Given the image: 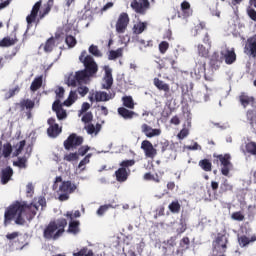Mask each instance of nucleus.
<instances>
[{"instance_id": "obj_24", "label": "nucleus", "mask_w": 256, "mask_h": 256, "mask_svg": "<svg viewBox=\"0 0 256 256\" xmlns=\"http://www.w3.org/2000/svg\"><path fill=\"white\" fill-rule=\"evenodd\" d=\"M118 115L120 117H123V119H133L135 115H137L134 111H130L129 109L125 107L118 108Z\"/></svg>"}, {"instance_id": "obj_42", "label": "nucleus", "mask_w": 256, "mask_h": 256, "mask_svg": "<svg viewBox=\"0 0 256 256\" xmlns=\"http://www.w3.org/2000/svg\"><path fill=\"white\" fill-rule=\"evenodd\" d=\"M20 105L22 109H33V107H35V102H33V100L26 99V100H23L20 103Z\"/></svg>"}, {"instance_id": "obj_34", "label": "nucleus", "mask_w": 256, "mask_h": 256, "mask_svg": "<svg viewBox=\"0 0 256 256\" xmlns=\"http://www.w3.org/2000/svg\"><path fill=\"white\" fill-rule=\"evenodd\" d=\"M218 158L222 167H231V161H229L231 159V155L229 154H225L224 156L220 155Z\"/></svg>"}, {"instance_id": "obj_19", "label": "nucleus", "mask_w": 256, "mask_h": 256, "mask_svg": "<svg viewBox=\"0 0 256 256\" xmlns=\"http://www.w3.org/2000/svg\"><path fill=\"white\" fill-rule=\"evenodd\" d=\"M13 177V168L6 167L1 170V183L2 185H7Z\"/></svg>"}, {"instance_id": "obj_3", "label": "nucleus", "mask_w": 256, "mask_h": 256, "mask_svg": "<svg viewBox=\"0 0 256 256\" xmlns=\"http://www.w3.org/2000/svg\"><path fill=\"white\" fill-rule=\"evenodd\" d=\"M198 55L199 57H202L196 62V65L193 69V71L190 73L192 79H195L198 81L201 77H207L205 75V58L209 57V46H204L202 44H199L198 47Z\"/></svg>"}, {"instance_id": "obj_64", "label": "nucleus", "mask_w": 256, "mask_h": 256, "mask_svg": "<svg viewBox=\"0 0 256 256\" xmlns=\"http://www.w3.org/2000/svg\"><path fill=\"white\" fill-rule=\"evenodd\" d=\"M181 247H183L184 249H187V247H189V238L184 237L181 242H180Z\"/></svg>"}, {"instance_id": "obj_12", "label": "nucleus", "mask_w": 256, "mask_h": 256, "mask_svg": "<svg viewBox=\"0 0 256 256\" xmlns=\"http://www.w3.org/2000/svg\"><path fill=\"white\" fill-rule=\"evenodd\" d=\"M149 5V0H132L130 4L132 9L141 15H145V12L149 9Z\"/></svg>"}, {"instance_id": "obj_11", "label": "nucleus", "mask_w": 256, "mask_h": 256, "mask_svg": "<svg viewBox=\"0 0 256 256\" xmlns=\"http://www.w3.org/2000/svg\"><path fill=\"white\" fill-rule=\"evenodd\" d=\"M209 97H211V89L205 85L200 91L194 94V101L195 103H207Z\"/></svg>"}, {"instance_id": "obj_26", "label": "nucleus", "mask_w": 256, "mask_h": 256, "mask_svg": "<svg viewBox=\"0 0 256 256\" xmlns=\"http://www.w3.org/2000/svg\"><path fill=\"white\" fill-rule=\"evenodd\" d=\"M43 85V76H38L36 77L32 83H31V86H30V90L35 92L37 91L38 89H41V86Z\"/></svg>"}, {"instance_id": "obj_61", "label": "nucleus", "mask_w": 256, "mask_h": 256, "mask_svg": "<svg viewBox=\"0 0 256 256\" xmlns=\"http://www.w3.org/2000/svg\"><path fill=\"white\" fill-rule=\"evenodd\" d=\"M91 149L89 146H82L78 150V155H81V157H84V155H87V152Z\"/></svg>"}, {"instance_id": "obj_41", "label": "nucleus", "mask_w": 256, "mask_h": 256, "mask_svg": "<svg viewBox=\"0 0 256 256\" xmlns=\"http://www.w3.org/2000/svg\"><path fill=\"white\" fill-rule=\"evenodd\" d=\"M74 256H93V250H89V248H82L78 252L73 253Z\"/></svg>"}, {"instance_id": "obj_49", "label": "nucleus", "mask_w": 256, "mask_h": 256, "mask_svg": "<svg viewBox=\"0 0 256 256\" xmlns=\"http://www.w3.org/2000/svg\"><path fill=\"white\" fill-rule=\"evenodd\" d=\"M89 109H91V104H89L88 102H84L78 112V116L81 117V115H83V113H87Z\"/></svg>"}, {"instance_id": "obj_44", "label": "nucleus", "mask_w": 256, "mask_h": 256, "mask_svg": "<svg viewBox=\"0 0 256 256\" xmlns=\"http://www.w3.org/2000/svg\"><path fill=\"white\" fill-rule=\"evenodd\" d=\"M199 166L201 167V169H203V171H211L212 167L208 159L201 160L199 162Z\"/></svg>"}, {"instance_id": "obj_40", "label": "nucleus", "mask_w": 256, "mask_h": 256, "mask_svg": "<svg viewBox=\"0 0 256 256\" xmlns=\"http://www.w3.org/2000/svg\"><path fill=\"white\" fill-rule=\"evenodd\" d=\"M24 148H25V140H22L15 145V151L13 152V155L15 157H18V155H21V151H23Z\"/></svg>"}, {"instance_id": "obj_59", "label": "nucleus", "mask_w": 256, "mask_h": 256, "mask_svg": "<svg viewBox=\"0 0 256 256\" xmlns=\"http://www.w3.org/2000/svg\"><path fill=\"white\" fill-rule=\"evenodd\" d=\"M232 219H234V221H243L245 216H243L241 212H235L232 214Z\"/></svg>"}, {"instance_id": "obj_15", "label": "nucleus", "mask_w": 256, "mask_h": 256, "mask_svg": "<svg viewBox=\"0 0 256 256\" xmlns=\"http://www.w3.org/2000/svg\"><path fill=\"white\" fill-rule=\"evenodd\" d=\"M221 55L223 59H225V63L227 65H233V63H235V61L237 60V55L235 54L234 49L229 50L227 48H224L223 50H221Z\"/></svg>"}, {"instance_id": "obj_39", "label": "nucleus", "mask_w": 256, "mask_h": 256, "mask_svg": "<svg viewBox=\"0 0 256 256\" xmlns=\"http://www.w3.org/2000/svg\"><path fill=\"white\" fill-rule=\"evenodd\" d=\"M53 47H55V39L49 38L44 46V51L46 53H51V51H53Z\"/></svg>"}, {"instance_id": "obj_50", "label": "nucleus", "mask_w": 256, "mask_h": 256, "mask_svg": "<svg viewBox=\"0 0 256 256\" xmlns=\"http://www.w3.org/2000/svg\"><path fill=\"white\" fill-rule=\"evenodd\" d=\"M167 49H169V42L162 41L159 44V51H160V53H162V55H165V53H167Z\"/></svg>"}, {"instance_id": "obj_45", "label": "nucleus", "mask_w": 256, "mask_h": 256, "mask_svg": "<svg viewBox=\"0 0 256 256\" xmlns=\"http://www.w3.org/2000/svg\"><path fill=\"white\" fill-rule=\"evenodd\" d=\"M109 209H111V204L102 205L99 207L96 213L99 217H103V215H105Z\"/></svg>"}, {"instance_id": "obj_63", "label": "nucleus", "mask_w": 256, "mask_h": 256, "mask_svg": "<svg viewBox=\"0 0 256 256\" xmlns=\"http://www.w3.org/2000/svg\"><path fill=\"white\" fill-rule=\"evenodd\" d=\"M56 96L58 97V99H61L63 97V95H65V88L63 87H58L55 91Z\"/></svg>"}, {"instance_id": "obj_60", "label": "nucleus", "mask_w": 256, "mask_h": 256, "mask_svg": "<svg viewBox=\"0 0 256 256\" xmlns=\"http://www.w3.org/2000/svg\"><path fill=\"white\" fill-rule=\"evenodd\" d=\"M144 179H145V181H155L156 183H159V178H156L151 173H146L144 175Z\"/></svg>"}, {"instance_id": "obj_35", "label": "nucleus", "mask_w": 256, "mask_h": 256, "mask_svg": "<svg viewBox=\"0 0 256 256\" xmlns=\"http://www.w3.org/2000/svg\"><path fill=\"white\" fill-rule=\"evenodd\" d=\"M17 43V39L6 37L0 41V47H11Z\"/></svg>"}, {"instance_id": "obj_33", "label": "nucleus", "mask_w": 256, "mask_h": 256, "mask_svg": "<svg viewBox=\"0 0 256 256\" xmlns=\"http://www.w3.org/2000/svg\"><path fill=\"white\" fill-rule=\"evenodd\" d=\"M145 29H147V24L145 22H138L133 27L134 33L136 35H141Z\"/></svg>"}, {"instance_id": "obj_29", "label": "nucleus", "mask_w": 256, "mask_h": 256, "mask_svg": "<svg viewBox=\"0 0 256 256\" xmlns=\"http://www.w3.org/2000/svg\"><path fill=\"white\" fill-rule=\"evenodd\" d=\"M123 106L127 109H135V102L133 101V97L131 96H123L122 97Z\"/></svg>"}, {"instance_id": "obj_51", "label": "nucleus", "mask_w": 256, "mask_h": 256, "mask_svg": "<svg viewBox=\"0 0 256 256\" xmlns=\"http://www.w3.org/2000/svg\"><path fill=\"white\" fill-rule=\"evenodd\" d=\"M204 29H205V23L200 22L198 25L195 26L192 33L193 35H199L201 31H203Z\"/></svg>"}, {"instance_id": "obj_25", "label": "nucleus", "mask_w": 256, "mask_h": 256, "mask_svg": "<svg viewBox=\"0 0 256 256\" xmlns=\"http://www.w3.org/2000/svg\"><path fill=\"white\" fill-rule=\"evenodd\" d=\"M255 241H256V236H252L250 238L247 236H241L238 238V243L240 247H247L249 243H255Z\"/></svg>"}, {"instance_id": "obj_5", "label": "nucleus", "mask_w": 256, "mask_h": 256, "mask_svg": "<svg viewBox=\"0 0 256 256\" xmlns=\"http://www.w3.org/2000/svg\"><path fill=\"white\" fill-rule=\"evenodd\" d=\"M120 165L122 167L115 172L116 180L119 181V183H125L129 177V170L127 171L126 167H133V165H135V160H124Z\"/></svg>"}, {"instance_id": "obj_56", "label": "nucleus", "mask_w": 256, "mask_h": 256, "mask_svg": "<svg viewBox=\"0 0 256 256\" xmlns=\"http://www.w3.org/2000/svg\"><path fill=\"white\" fill-rule=\"evenodd\" d=\"M159 146L162 153H165V151H169V142L167 140H162L159 143Z\"/></svg>"}, {"instance_id": "obj_47", "label": "nucleus", "mask_w": 256, "mask_h": 256, "mask_svg": "<svg viewBox=\"0 0 256 256\" xmlns=\"http://www.w3.org/2000/svg\"><path fill=\"white\" fill-rule=\"evenodd\" d=\"M19 93V86H16L15 88L10 89L6 94H5V99H11V97L17 95Z\"/></svg>"}, {"instance_id": "obj_10", "label": "nucleus", "mask_w": 256, "mask_h": 256, "mask_svg": "<svg viewBox=\"0 0 256 256\" xmlns=\"http://www.w3.org/2000/svg\"><path fill=\"white\" fill-rule=\"evenodd\" d=\"M127 25H129V15L125 12L121 13L116 22V32L119 34L127 31Z\"/></svg>"}, {"instance_id": "obj_53", "label": "nucleus", "mask_w": 256, "mask_h": 256, "mask_svg": "<svg viewBox=\"0 0 256 256\" xmlns=\"http://www.w3.org/2000/svg\"><path fill=\"white\" fill-rule=\"evenodd\" d=\"M65 41L68 47H73L74 45H77V39H75V37L71 35L66 36Z\"/></svg>"}, {"instance_id": "obj_55", "label": "nucleus", "mask_w": 256, "mask_h": 256, "mask_svg": "<svg viewBox=\"0 0 256 256\" xmlns=\"http://www.w3.org/2000/svg\"><path fill=\"white\" fill-rule=\"evenodd\" d=\"M185 149H188V151H201V145L199 143L194 142L193 145L185 146Z\"/></svg>"}, {"instance_id": "obj_20", "label": "nucleus", "mask_w": 256, "mask_h": 256, "mask_svg": "<svg viewBox=\"0 0 256 256\" xmlns=\"http://www.w3.org/2000/svg\"><path fill=\"white\" fill-rule=\"evenodd\" d=\"M77 189V185L73 184L71 181H64L59 187V191L61 193H75V190Z\"/></svg>"}, {"instance_id": "obj_52", "label": "nucleus", "mask_w": 256, "mask_h": 256, "mask_svg": "<svg viewBox=\"0 0 256 256\" xmlns=\"http://www.w3.org/2000/svg\"><path fill=\"white\" fill-rule=\"evenodd\" d=\"M12 151H13V148L11 147V145H9V144L4 145L3 150H2L3 157H5V158L9 157V155H11Z\"/></svg>"}, {"instance_id": "obj_54", "label": "nucleus", "mask_w": 256, "mask_h": 256, "mask_svg": "<svg viewBox=\"0 0 256 256\" xmlns=\"http://www.w3.org/2000/svg\"><path fill=\"white\" fill-rule=\"evenodd\" d=\"M91 121H93V113H91V112H86V113L82 116V122H83V123H91Z\"/></svg>"}, {"instance_id": "obj_28", "label": "nucleus", "mask_w": 256, "mask_h": 256, "mask_svg": "<svg viewBox=\"0 0 256 256\" xmlns=\"http://www.w3.org/2000/svg\"><path fill=\"white\" fill-rule=\"evenodd\" d=\"M154 85L160 91H165L166 93H169V85L160 80L159 78H154Z\"/></svg>"}, {"instance_id": "obj_46", "label": "nucleus", "mask_w": 256, "mask_h": 256, "mask_svg": "<svg viewBox=\"0 0 256 256\" xmlns=\"http://www.w3.org/2000/svg\"><path fill=\"white\" fill-rule=\"evenodd\" d=\"M64 160L68 161L69 163H71V161H78L79 160V154L78 153L66 154L64 156Z\"/></svg>"}, {"instance_id": "obj_21", "label": "nucleus", "mask_w": 256, "mask_h": 256, "mask_svg": "<svg viewBox=\"0 0 256 256\" xmlns=\"http://www.w3.org/2000/svg\"><path fill=\"white\" fill-rule=\"evenodd\" d=\"M84 129L88 135H91V137H97V135H99V133L101 132L102 126L99 123H97L96 125L88 124L84 127Z\"/></svg>"}, {"instance_id": "obj_9", "label": "nucleus", "mask_w": 256, "mask_h": 256, "mask_svg": "<svg viewBox=\"0 0 256 256\" xmlns=\"http://www.w3.org/2000/svg\"><path fill=\"white\" fill-rule=\"evenodd\" d=\"M102 89H111L113 87V69L109 66H104V77L102 80Z\"/></svg>"}, {"instance_id": "obj_48", "label": "nucleus", "mask_w": 256, "mask_h": 256, "mask_svg": "<svg viewBox=\"0 0 256 256\" xmlns=\"http://www.w3.org/2000/svg\"><path fill=\"white\" fill-rule=\"evenodd\" d=\"M92 155H93V154H87V155L85 156V158L80 161V163H79V165H78L79 169H82V171H83V169H85V168H83V167H85V165H87V164L89 163V161H90Z\"/></svg>"}, {"instance_id": "obj_37", "label": "nucleus", "mask_w": 256, "mask_h": 256, "mask_svg": "<svg viewBox=\"0 0 256 256\" xmlns=\"http://www.w3.org/2000/svg\"><path fill=\"white\" fill-rule=\"evenodd\" d=\"M68 231L74 235H77V233H79V221H71L69 223Z\"/></svg>"}, {"instance_id": "obj_14", "label": "nucleus", "mask_w": 256, "mask_h": 256, "mask_svg": "<svg viewBox=\"0 0 256 256\" xmlns=\"http://www.w3.org/2000/svg\"><path fill=\"white\" fill-rule=\"evenodd\" d=\"M141 131L142 133L145 134V136L148 139H153V137H159V135H161V129H157V128L154 129L147 124L141 125Z\"/></svg>"}, {"instance_id": "obj_8", "label": "nucleus", "mask_w": 256, "mask_h": 256, "mask_svg": "<svg viewBox=\"0 0 256 256\" xmlns=\"http://www.w3.org/2000/svg\"><path fill=\"white\" fill-rule=\"evenodd\" d=\"M181 11L183 13V16H181V14H178V19H180V24L187 25V18L193 15V10H191V4L187 1H183L181 3Z\"/></svg>"}, {"instance_id": "obj_13", "label": "nucleus", "mask_w": 256, "mask_h": 256, "mask_svg": "<svg viewBox=\"0 0 256 256\" xmlns=\"http://www.w3.org/2000/svg\"><path fill=\"white\" fill-rule=\"evenodd\" d=\"M141 149H143L145 156L149 159H153L155 155H157V150L153 147V144L149 140L142 141Z\"/></svg>"}, {"instance_id": "obj_7", "label": "nucleus", "mask_w": 256, "mask_h": 256, "mask_svg": "<svg viewBox=\"0 0 256 256\" xmlns=\"http://www.w3.org/2000/svg\"><path fill=\"white\" fill-rule=\"evenodd\" d=\"M83 145V137L78 136L77 134H71L65 141L64 147L66 151H70L73 147H79Z\"/></svg>"}, {"instance_id": "obj_27", "label": "nucleus", "mask_w": 256, "mask_h": 256, "mask_svg": "<svg viewBox=\"0 0 256 256\" xmlns=\"http://www.w3.org/2000/svg\"><path fill=\"white\" fill-rule=\"evenodd\" d=\"M61 133V128H59V124H54V126H50L47 129L48 137L55 138Z\"/></svg>"}, {"instance_id": "obj_43", "label": "nucleus", "mask_w": 256, "mask_h": 256, "mask_svg": "<svg viewBox=\"0 0 256 256\" xmlns=\"http://www.w3.org/2000/svg\"><path fill=\"white\" fill-rule=\"evenodd\" d=\"M89 53H91V55L94 57H103V54L96 45H91L89 47Z\"/></svg>"}, {"instance_id": "obj_22", "label": "nucleus", "mask_w": 256, "mask_h": 256, "mask_svg": "<svg viewBox=\"0 0 256 256\" xmlns=\"http://www.w3.org/2000/svg\"><path fill=\"white\" fill-rule=\"evenodd\" d=\"M39 9H41V1H38L35 3V5L32 8L31 14L26 17V21L28 26L37 19V13H39Z\"/></svg>"}, {"instance_id": "obj_6", "label": "nucleus", "mask_w": 256, "mask_h": 256, "mask_svg": "<svg viewBox=\"0 0 256 256\" xmlns=\"http://www.w3.org/2000/svg\"><path fill=\"white\" fill-rule=\"evenodd\" d=\"M229 234L227 232L218 233L216 240L214 241V249L225 253L227 251V243L229 242Z\"/></svg>"}, {"instance_id": "obj_58", "label": "nucleus", "mask_w": 256, "mask_h": 256, "mask_svg": "<svg viewBox=\"0 0 256 256\" xmlns=\"http://www.w3.org/2000/svg\"><path fill=\"white\" fill-rule=\"evenodd\" d=\"M173 53H174V59L170 58L169 61H170V65L172 67H175V63H177V58L179 57V50L175 49Z\"/></svg>"}, {"instance_id": "obj_31", "label": "nucleus", "mask_w": 256, "mask_h": 256, "mask_svg": "<svg viewBox=\"0 0 256 256\" xmlns=\"http://www.w3.org/2000/svg\"><path fill=\"white\" fill-rule=\"evenodd\" d=\"M123 55V48H118L117 50H111L108 55L109 61H113L115 59H118V57H121Z\"/></svg>"}, {"instance_id": "obj_16", "label": "nucleus", "mask_w": 256, "mask_h": 256, "mask_svg": "<svg viewBox=\"0 0 256 256\" xmlns=\"http://www.w3.org/2000/svg\"><path fill=\"white\" fill-rule=\"evenodd\" d=\"M245 53H247V55H252V57H256V35L248 38L245 45Z\"/></svg>"}, {"instance_id": "obj_2", "label": "nucleus", "mask_w": 256, "mask_h": 256, "mask_svg": "<svg viewBox=\"0 0 256 256\" xmlns=\"http://www.w3.org/2000/svg\"><path fill=\"white\" fill-rule=\"evenodd\" d=\"M47 206V200L45 197H38L33 203L27 204L26 202H16L8 207L4 213V225L7 227L14 221L16 225H25L26 219H31L37 215L39 207L43 210V207Z\"/></svg>"}, {"instance_id": "obj_23", "label": "nucleus", "mask_w": 256, "mask_h": 256, "mask_svg": "<svg viewBox=\"0 0 256 256\" xmlns=\"http://www.w3.org/2000/svg\"><path fill=\"white\" fill-rule=\"evenodd\" d=\"M246 119L251 129L256 131V110H248L246 113Z\"/></svg>"}, {"instance_id": "obj_32", "label": "nucleus", "mask_w": 256, "mask_h": 256, "mask_svg": "<svg viewBox=\"0 0 256 256\" xmlns=\"http://www.w3.org/2000/svg\"><path fill=\"white\" fill-rule=\"evenodd\" d=\"M14 167H19V169H26L27 168V157H18L17 161L13 162Z\"/></svg>"}, {"instance_id": "obj_18", "label": "nucleus", "mask_w": 256, "mask_h": 256, "mask_svg": "<svg viewBox=\"0 0 256 256\" xmlns=\"http://www.w3.org/2000/svg\"><path fill=\"white\" fill-rule=\"evenodd\" d=\"M52 109L53 111H55L57 119H59V121H62V119L67 118V111L63 109V106H61V102L59 100L53 103Z\"/></svg>"}, {"instance_id": "obj_62", "label": "nucleus", "mask_w": 256, "mask_h": 256, "mask_svg": "<svg viewBox=\"0 0 256 256\" xmlns=\"http://www.w3.org/2000/svg\"><path fill=\"white\" fill-rule=\"evenodd\" d=\"M189 135V129L184 128L180 131V133L177 135L178 139H185Z\"/></svg>"}, {"instance_id": "obj_4", "label": "nucleus", "mask_w": 256, "mask_h": 256, "mask_svg": "<svg viewBox=\"0 0 256 256\" xmlns=\"http://www.w3.org/2000/svg\"><path fill=\"white\" fill-rule=\"evenodd\" d=\"M65 227H67V220L65 218H60L56 222H50L44 230L45 239H59L65 233Z\"/></svg>"}, {"instance_id": "obj_30", "label": "nucleus", "mask_w": 256, "mask_h": 256, "mask_svg": "<svg viewBox=\"0 0 256 256\" xmlns=\"http://www.w3.org/2000/svg\"><path fill=\"white\" fill-rule=\"evenodd\" d=\"M240 103L245 108L249 107V105H253V98L249 97L245 94H242L240 96Z\"/></svg>"}, {"instance_id": "obj_17", "label": "nucleus", "mask_w": 256, "mask_h": 256, "mask_svg": "<svg viewBox=\"0 0 256 256\" xmlns=\"http://www.w3.org/2000/svg\"><path fill=\"white\" fill-rule=\"evenodd\" d=\"M113 97H115V94H113L111 92L107 93L105 91H96L94 93V98L97 103L111 101V99H113Z\"/></svg>"}, {"instance_id": "obj_36", "label": "nucleus", "mask_w": 256, "mask_h": 256, "mask_svg": "<svg viewBox=\"0 0 256 256\" xmlns=\"http://www.w3.org/2000/svg\"><path fill=\"white\" fill-rule=\"evenodd\" d=\"M168 208L171 213H179L181 211V204L179 201L175 200L169 204Z\"/></svg>"}, {"instance_id": "obj_38", "label": "nucleus", "mask_w": 256, "mask_h": 256, "mask_svg": "<svg viewBox=\"0 0 256 256\" xmlns=\"http://www.w3.org/2000/svg\"><path fill=\"white\" fill-rule=\"evenodd\" d=\"M246 153H249L250 155H253L256 157V143L255 142H249L245 146Z\"/></svg>"}, {"instance_id": "obj_1", "label": "nucleus", "mask_w": 256, "mask_h": 256, "mask_svg": "<svg viewBox=\"0 0 256 256\" xmlns=\"http://www.w3.org/2000/svg\"><path fill=\"white\" fill-rule=\"evenodd\" d=\"M79 60L83 63L85 69L76 72L75 75L71 74L66 80V85H68V87L78 86L77 90L70 91L67 100L64 101V105L66 107H71V105L75 103L78 99L77 93H79L81 97H85V95L89 93V88L87 86H83V83H87L89 77H93L99 69L95 59H93L91 55H87L86 51L81 53Z\"/></svg>"}, {"instance_id": "obj_57", "label": "nucleus", "mask_w": 256, "mask_h": 256, "mask_svg": "<svg viewBox=\"0 0 256 256\" xmlns=\"http://www.w3.org/2000/svg\"><path fill=\"white\" fill-rule=\"evenodd\" d=\"M222 191H231L233 189V186L229 184V181L224 180V182L221 184Z\"/></svg>"}]
</instances>
